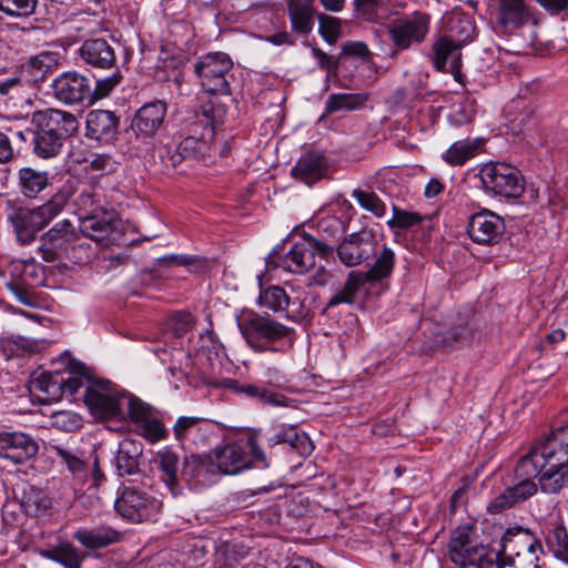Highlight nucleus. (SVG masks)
Returning <instances> with one entry per match:
<instances>
[{
	"instance_id": "nucleus-1",
	"label": "nucleus",
	"mask_w": 568,
	"mask_h": 568,
	"mask_svg": "<svg viewBox=\"0 0 568 568\" xmlns=\"http://www.w3.org/2000/svg\"><path fill=\"white\" fill-rule=\"evenodd\" d=\"M239 329L250 348L257 353L285 352L293 348L296 331L270 314L243 312L237 317Z\"/></svg>"
},
{
	"instance_id": "nucleus-2",
	"label": "nucleus",
	"mask_w": 568,
	"mask_h": 568,
	"mask_svg": "<svg viewBox=\"0 0 568 568\" xmlns=\"http://www.w3.org/2000/svg\"><path fill=\"white\" fill-rule=\"evenodd\" d=\"M519 476H536L541 493L558 495L568 487V458L532 446L516 465Z\"/></svg>"
},
{
	"instance_id": "nucleus-3",
	"label": "nucleus",
	"mask_w": 568,
	"mask_h": 568,
	"mask_svg": "<svg viewBox=\"0 0 568 568\" xmlns=\"http://www.w3.org/2000/svg\"><path fill=\"white\" fill-rule=\"evenodd\" d=\"M69 197V191L60 190L36 209L13 206L8 213V219L14 227L19 243L31 244L37 234L61 213Z\"/></svg>"
},
{
	"instance_id": "nucleus-4",
	"label": "nucleus",
	"mask_w": 568,
	"mask_h": 568,
	"mask_svg": "<svg viewBox=\"0 0 568 568\" xmlns=\"http://www.w3.org/2000/svg\"><path fill=\"white\" fill-rule=\"evenodd\" d=\"M501 546L497 568H541L542 545L529 529H508L501 538Z\"/></svg>"
},
{
	"instance_id": "nucleus-5",
	"label": "nucleus",
	"mask_w": 568,
	"mask_h": 568,
	"mask_svg": "<svg viewBox=\"0 0 568 568\" xmlns=\"http://www.w3.org/2000/svg\"><path fill=\"white\" fill-rule=\"evenodd\" d=\"M333 251L332 246L307 235L293 244L285 254L275 247L268 254L266 264L273 268L281 267L291 273L304 274L315 266L317 254L324 257L332 254Z\"/></svg>"
},
{
	"instance_id": "nucleus-6",
	"label": "nucleus",
	"mask_w": 568,
	"mask_h": 568,
	"mask_svg": "<svg viewBox=\"0 0 568 568\" xmlns=\"http://www.w3.org/2000/svg\"><path fill=\"white\" fill-rule=\"evenodd\" d=\"M214 464L219 475H235L250 467L266 468L268 466L267 458L254 437L230 443L217 449Z\"/></svg>"
},
{
	"instance_id": "nucleus-7",
	"label": "nucleus",
	"mask_w": 568,
	"mask_h": 568,
	"mask_svg": "<svg viewBox=\"0 0 568 568\" xmlns=\"http://www.w3.org/2000/svg\"><path fill=\"white\" fill-rule=\"evenodd\" d=\"M448 557L459 568H494L498 552L471 538L468 527H458L448 542Z\"/></svg>"
},
{
	"instance_id": "nucleus-8",
	"label": "nucleus",
	"mask_w": 568,
	"mask_h": 568,
	"mask_svg": "<svg viewBox=\"0 0 568 568\" xmlns=\"http://www.w3.org/2000/svg\"><path fill=\"white\" fill-rule=\"evenodd\" d=\"M429 29L430 16L422 11H414L389 21L386 34L393 47L390 57L423 43Z\"/></svg>"
},
{
	"instance_id": "nucleus-9",
	"label": "nucleus",
	"mask_w": 568,
	"mask_h": 568,
	"mask_svg": "<svg viewBox=\"0 0 568 568\" xmlns=\"http://www.w3.org/2000/svg\"><path fill=\"white\" fill-rule=\"evenodd\" d=\"M82 375L85 376L83 400L91 415L98 419L122 416L125 392L115 389L109 381L94 378L84 372Z\"/></svg>"
},
{
	"instance_id": "nucleus-10",
	"label": "nucleus",
	"mask_w": 568,
	"mask_h": 568,
	"mask_svg": "<svg viewBox=\"0 0 568 568\" xmlns=\"http://www.w3.org/2000/svg\"><path fill=\"white\" fill-rule=\"evenodd\" d=\"M478 176L483 187L496 195L519 199L525 192V180L518 169L504 162L486 163Z\"/></svg>"
},
{
	"instance_id": "nucleus-11",
	"label": "nucleus",
	"mask_w": 568,
	"mask_h": 568,
	"mask_svg": "<svg viewBox=\"0 0 568 568\" xmlns=\"http://www.w3.org/2000/svg\"><path fill=\"white\" fill-rule=\"evenodd\" d=\"M78 239L79 233L73 224L69 220H62L42 234L39 252L45 262L72 260L77 250L89 248L83 244L75 245Z\"/></svg>"
},
{
	"instance_id": "nucleus-12",
	"label": "nucleus",
	"mask_w": 568,
	"mask_h": 568,
	"mask_svg": "<svg viewBox=\"0 0 568 568\" xmlns=\"http://www.w3.org/2000/svg\"><path fill=\"white\" fill-rule=\"evenodd\" d=\"M114 508L124 519L143 523L158 516L161 503L145 488L125 485L114 501Z\"/></svg>"
},
{
	"instance_id": "nucleus-13",
	"label": "nucleus",
	"mask_w": 568,
	"mask_h": 568,
	"mask_svg": "<svg viewBox=\"0 0 568 568\" xmlns=\"http://www.w3.org/2000/svg\"><path fill=\"white\" fill-rule=\"evenodd\" d=\"M233 62L222 52L209 53L195 64V73L203 90L210 94L227 95L231 93L229 78Z\"/></svg>"
},
{
	"instance_id": "nucleus-14",
	"label": "nucleus",
	"mask_w": 568,
	"mask_h": 568,
	"mask_svg": "<svg viewBox=\"0 0 568 568\" xmlns=\"http://www.w3.org/2000/svg\"><path fill=\"white\" fill-rule=\"evenodd\" d=\"M53 97L67 105L90 104L91 80L78 71H67L51 83Z\"/></svg>"
},
{
	"instance_id": "nucleus-15",
	"label": "nucleus",
	"mask_w": 568,
	"mask_h": 568,
	"mask_svg": "<svg viewBox=\"0 0 568 568\" xmlns=\"http://www.w3.org/2000/svg\"><path fill=\"white\" fill-rule=\"evenodd\" d=\"M85 376L82 372H71L68 377L60 373H41L33 382L32 387L45 395L48 400H60L63 397L71 399L84 386Z\"/></svg>"
},
{
	"instance_id": "nucleus-16",
	"label": "nucleus",
	"mask_w": 568,
	"mask_h": 568,
	"mask_svg": "<svg viewBox=\"0 0 568 568\" xmlns=\"http://www.w3.org/2000/svg\"><path fill=\"white\" fill-rule=\"evenodd\" d=\"M535 24V18L526 0H498L495 12L496 30L503 34H518L527 24Z\"/></svg>"
},
{
	"instance_id": "nucleus-17",
	"label": "nucleus",
	"mask_w": 568,
	"mask_h": 568,
	"mask_svg": "<svg viewBox=\"0 0 568 568\" xmlns=\"http://www.w3.org/2000/svg\"><path fill=\"white\" fill-rule=\"evenodd\" d=\"M504 219L495 212L484 209L469 216L467 233L470 240L481 245H495L505 234Z\"/></svg>"
},
{
	"instance_id": "nucleus-18",
	"label": "nucleus",
	"mask_w": 568,
	"mask_h": 568,
	"mask_svg": "<svg viewBox=\"0 0 568 568\" xmlns=\"http://www.w3.org/2000/svg\"><path fill=\"white\" fill-rule=\"evenodd\" d=\"M38 452L39 444L31 435L18 430H0V458L20 465L34 458Z\"/></svg>"
},
{
	"instance_id": "nucleus-19",
	"label": "nucleus",
	"mask_w": 568,
	"mask_h": 568,
	"mask_svg": "<svg viewBox=\"0 0 568 568\" xmlns=\"http://www.w3.org/2000/svg\"><path fill=\"white\" fill-rule=\"evenodd\" d=\"M376 252V237L369 230L347 235L337 247L339 261L346 266L359 265Z\"/></svg>"
},
{
	"instance_id": "nucleus-20",
	"label": "nucleus",
	"mask_w": 568,
	"mask_h": 568,
	"mask_svg": "<svg viewBox=\"0 0 568 568\" xmlns=\"http://www.w3.org/2000/svg\"><path fill=\"white\" fill-rule=\"evenodd\" d=\"M168 104L162 100H154L143 104L134 114L131 129L138 140L152 139L164 125Z\"/></svg>"
},
{
	"instance_id": "nucleus-21",
	"label": "nucleus",
	"mask_w": 568,
	"mask_h": 568,
	"mask_svg": "<svg viewBox=\"0 0 568 568\" xmlns=\"http://www.w3.org/2000/svg\"><path fill=\"white\" fill-rule=\"evenodd\" d=\"M180 475L191 488L210 486L220 477L212 457L196 454L184 457Z\"/></svg>"
},
{
	"instance_id": "nucleus-22",
	"label": "nucleus",
	"mask_w": 568,
	"mask_h": 568,
	"mask_svg": "<svg viewBox=\"0 0 568 568\" xmlns=\"http://www.w3.org/2000/svg\"><path fill=\"white\" fill-rule=\"evenodd\" d=\"M31 123L33 126H42L63 142L71 138L79 129V121L73 113L58 109L34 112Z\"/></svg>"
},
{
	"instance_id": "nucleus-23",
	"label": "nucleus",
	"mask_w": 568,
	"mask_h": 568,
	"mask_svg": "<svg viewBox=\"0 0 568 568\" xmlns=\"http://www.w3.org/2000/svg\"><path fill=\"white\" fill-rule=\"evenodd\" d=\"M78 205L81 210L89 213L82 221V232L88 236L102 240V237L113 231V213H108L106 217L99 219L97 211L99 203L95 200V195L89 191H82L77 200Z\"/></svg>"
},
{
	"instance_id": "nucleus-24",
	"label": "nucleus",
	"mask_w": 568,
	"mask_h": 568,
	"mask_svg": "<svg viewBox=\"0 0 568 568\" xmlns=\"http://www.w3.org/2000/svg\"><path fill=\"white\" fill-rule=\"evenodd\" d=\"M83 64L97 70L115 68L116 54L114 47L104 38H92L83 41L78 49Z\"/></svg>"
},
{
	"instance_id": "nucleus-25",
	"label": "nucleus",
	"mask_w": 568,
	"mask_h": 568,
	"mask_svg": "<svg viewBox=\"0 0 568 568\" xmlns=\"http://www.w3.org/2000/svg\"><path fill=\"white\" fill-rule=\"evenodd\" d=\"M541 534L548 550L568 565V530L560 515H549L541 523Z\"/></svg>"
},
{
	"instance_id": "nucleus-26",
	"label": "nucleus",
	"mask_w": 568,
	"mask_h": 568,
	"mask_svg": "<svg viewBox=\"0 0 568 568\" xmlns=\"http://www.w3.org/2000/svg\"><path fill=\"white\" fill-rule=\"evenodd\" d=\"M119 125V116L109 110H92L85 118L87 136L97 141H112L118 134Z\"/></svg>"
},
{
	"instance_id": "nucleus-27",
	"label": "nucleus",
	"mask_w": 568,
	"mask_h": 568,
	"mask_svg": "<svg viewBox=\"0 0 568 568\" xmlns=\"http://www.w3.org/2000/svg\"><path fill=\"white\" fill-rule=\"evenodd\" d=\"M328 170L327 159L323 152L310 151L302 155L292 168V175L307 185L323 179Z\"/></svg>"
},
{
	"instance_id": "nucleus-28",
	"label": "nucleus",
	"mask_w": 568,
	"mask_h": 568,
	"mask_svg": "<svg viewBox=\"0 0 568 568\" xmlns=\"http://www.w3.org/2000/svg\"><path fill=\"white\" fill-rule=\"evenodd\" d=\"M475 33V24L470 17L454 12L445 18V32L439 37L440 48L446 42L455 43L463 48L466 43L473 40Z\"/></svg>"
},
{
	"instance_id": "nucleus-29",
	"label": "nucleus",
	"mask_w": 568,
	"mask_h": 568,
	"mask_svg": "<svg viewBox=\"0 0 568 568\" xmlns=\"http://www.w3.org/2000/svg\"><path fill=\"white\" fill-rule=\"evenodd\" d=\"M373 256L375 260L367 271H357V275L365 284L384 282L390 277L395 266V252L385 244L379 247L376 243V252Z\"/></svg>"
},
{
	"instance_id": "nucleus-30",
	"label": "nucleus",
	"mask_w": 568,
	"mask_h": 568,
	"mask_svg": "<svg viewBox=\"0 0 568 568\" xmlns=\"http://www.w3.org/2000/svg\"><path fill=\"white\" fill-rule=\"evenodd\" d=\"M272 436L268 438L272 445L287 444L300 456H310L314 449L307 434L300 432L293 425H275L272 428Z\"/></svg>"
},
{
	"instance_id": "nucleus-31",
	"label": "nucleus",
	"mask_w": 568,
	"mask_h": 568,
	"mask_svg": "<svg viewBox=\"0 0 568 568\" xmlns=\"http://www.w3.org/2000/svg\"><path fill=\"white\" fill-rule=\"evenodd\" d=\"M439 38L433 43V63L437 71H449L455 80L462 81V48L455 43L446 42L438 48Z\"/></svg>"
},
{
	"instance_id": "nucleus-32",
	"label": "nucleus",
	"mask_w": 568,
	"mask_h": 568,
	"mask_svg": "<svg viewBox=\"0 0 568 568\" xmlns=\"http://www.w3.org/2000/svg\"><path fill=\"white\" fill-rule=\"evenodd\" d=\"M142 454V444L129 438L119 443L115 467L119 476L135 475L140 471L139 458Z\"/></svg>"
},
{
	"instance_id": "nucleus-33",
	"label": "nucleus",
	"mask_w": 568,
	"mask_h": 568,
	"mask_svg": "<svg viewBox=\"0 0 568 568\" xmlns=\"http://www.w3.org/2000/svg\"><path fill=\"white\" fill-rule=\"evenodd\" d=\"M73 538L88 549H100L108 547L120 539V532L108 526L95 528H79L74 531Z\"/></svg>"
},
{
	"instance_id": "nucleus-34",
	"label": "nucleus",
	"mask_w": 568,
	"mask_h": 568,
	"mask_svg": "<svg viewBox=\"0 0 568 568\" xmlns=\"http://www.w3.org/2000/svg\"><path fill=\"white\" fill-rule=\"evenodd\" d=\"M194 125L201 126L203 132L199 136H186L178 145L179 152L184 153L189 159L204 154L207 144L206 138L213 134L214 125L212 119L209 116L207 110L203 111L202 119H197Z\"/></svg>"
},
{
	"instance_id": "nucleus-35",
	"label": "nucleus",
	"mask_w": 568,
	"mask_h": 568,
	"mask_svg": "<svg viewBox=\"0 0 568 568\" xmlns=\"http://www.w3.org/2000/svg\"><path fill=\"white\" fill-rule=\"evenodd\" d=\"M314 0H286L287 12L292 29L302 34H308L314 27Z\"/></svg>"
},
{
	"instance_id": "nucleus-36",
	"label": "nucleus",
	"mask_w": 568,
	"mask_h": 568,
	"mask_svg": "<svg viewBox=\"0 0 568 568\" xmlns=\"http://www.w3.org/2000/svg\"><path fill=\"white\" fill-rule=\"evenodd\" d=\"M18 185L21 194L36 199L50 185L49 172L24 166L18 171Z\"/></svg>"
},
{
	"instance_id": "nucleus-37",
	"label": "nucleus",
	"mask_w": 568,
	"mask_h": 568,
	"mask_svg": "<svg viewBox=\"0 0 568 568\" xmlns=\"http://www.w3.org/2000/svg\"><path fill=\"white\" fill-rule=\"evenodd\" d=\"M365 285L362 278L357 275V271H352L348 273L347 278L344 285L332 295L325 305L323 313L328 314V312L337 307L342 304L352 305L355 303L358 291Z\"/></svg>"
},
{
	"instance_id": "nucleus-38",
	"label": "nucleus",
	"mask_w": 568,
	"mask_h": 568,
	"mask_svg": "<svg viewBox=\"0 0 568 568\" xmlns=\"http://www.w3.org/2000/svg\"><path fill=\"white\" fill-rule=\"evenodd\" d=\"M33 152L41 159H51L57 156L63 145V141L42 126H34L31 133Z\"/></svg>"
},
{
	"instance_id": "nucleus-39",
	"label": "nucleus",
	"mask_w": 568,
	"mask_h": 568,
	"mask_svg": "<svg viewBox=\"0 0 568 568\" xmlns=\"http://www.w3.org/2000/svg\"><path fill=\"white\" fill-rule=\"evenodd\" d=\"M156 463L162 473V479L173 490L181 479L179 455L169 448H164L158 453Z\"/></svg>"
},
{
	"instance_id": "nucleus-40",
	"label": "nucleus",
	"mask_w": 568,
	"mask_h": 568,
	"mask_svg": "<svg viewBox=\"0 0 568 568\" xmlns=\"http://www.w3.org/2000/svg\"><path fill=\"white\" fill-rule=\"evenodd\" d=\"M57 64L53 53L42 52L31 57L24 64H22V72L29 75V81H42L47 74L51 73Z\"/></svg>"
},
{
	"instance_id": "nucleus-41",
	"label": "nucleus",
	"mask_w": 568,
	"mask_h": 568,
	"mask_svg": "<svg viewBox=\"0 0 568 568\" xmlns=\"http://www.w3.org/2000/svg\"><path fill=\"white\" fill-rule=\"evenodd\" d=\"M481 144V139L459 140L448 148L443 159L452 165H463L476 155Z\"/></svg>"
},
{
	"instance_id": "nucleus-42",
	"label": "nucleus",
	"mask_w": 568,
	"mask_h": 568,
	"mask_svg": "<svg viewBox=\"0 0 568 568\" xmlns=\"http://www.w3.org/2000/svg\"><path fill=\"white\" fill-rule=\"evenodd\" d=\"M236 392L246 395L250 398L256 399L263 405L272 406H286L287 397L283 394L272 392L263 386L255 384H243L236 386Z\"/></svg>"
},
{
	"instance_id": "nucleus-43",
	"label": "nucleus",
	"mask_w": 568,
	"mask_h": 568,
	"mask_svg": "<svg viewBox=\"0 0 568 568\" xmlns=\"http://www.w3.org/2000/svg\"><path fill=\"white\" fill-rule=\"evenodd\" d=\"M534 446L568 458V419L564 425L555 427L545 440Z\"/></svg>"
},
{
	"instance_id": "nucleus-44",
	"label": "nucleus",
	"mask_w": 568,
	"mask_h": 568,
	"mask_svg": "<svg viewBox=\"0 0 568 568\" xmlns=\"http://www.w3.org/2000/svg\"><path fill=\"white\" fill-rule=\"evenodd\" d=\"M10 272L13 276H19L17 278L20 282H24L28 285H38L43 281V271L40 265H38L34 258L29 260H18L13 261L10 264Z\"/></svg>"
},
{
	"instance_id": "nucleus-45",
	"label": "nucleus",
	"mask_w": 568,
	"mask_h": 568,
	"mask_svg": "<svg viewBox=\"0 0 568 568\" xmlns=\"http://www.w3.org/2000/svg\"><path fill=\"white\" fill-rule=\"evenodd\" d=\"M473 334V327L466 322H460L446 329L440 335L439 343L444 347L458 348L468 344Z\"/></svg>"
},
{
	"instance_id": "nucleus-46",
	"label": "nucleus",
	"mask_w": 568,
	"mask_h": 568,
	"mask_svg": "<svg viewBox=\"0 0 568 568\" xmlns=\"http://www.w3.org/2000/svg\"><path fill=\"white\" fill-rule=\"evenodd\" d=\"M258 304L273 312H283L286 311L290 304V297L283 287L272 285L261 290Z\"/></svg>"
},
{
	"instance_id": "nucleus-47",
	"label": "nucleus",
	"mask_w": 568,
	"mask_h": 568,
	"mask_svg": "<svg viewBox=\"0 0 568 568\" xmlns=\"http://www.w3.org/2000/svg\"><path fill=\"white\" fill-rule=\"evenodd\" d=\"M367 97L359 93L331 94L326 101V112L333 113L342 110H355L363 105Z\"/></svg>"
},
{
	"instance_id": "nucleus-48",
	"label": "nucleus",
	"mask_w": 568,
	"mask_h": 568,
	"mask_svg": "<svg viewBox=\"0 0 568 568\" xmlns=\"http://www.w3.org/2000/svg\"><path fill=\"white\" fill-rule=\"evenodd\" d=\"M124 404H126L129 418L134 426L154 415V408L150 404L132 394H124Z\"/></svg>"
},
{
	"instance_id": "nucleus-49",
	"label": "nucleus",
	"mask_w": 568,
	"mask_h": 568,
	"mask_svg": "<svg viewBox=\"0 0 568 568\" xmlns=\"http://www.w3.org/2000/svg\"><path fill=\"white\" fill-rule=\"evenodd\" d=\"M352 197L366 211L373 213L376 217H383L386 213V205L375 192H368L356 189Z\"/></svg>"
},
{
	"instance_id": "nucleus-50",
	"label": "nucleus",
	"mask_w": 568,
	"mask_h": 568,
	"mask_svg": "<svg viewBox=\"0 0 568 568\" xmlns=\"http://www.w3.org/2000/svg\"><path fill=\"white\" fill-rule=\"evenodd\" d=\"M37 6L38 0H0V11L12 18H28Z\"/></svg>"
},
{
	"instance_id": "nucleus-51",
	"label": "nucleus",
	"mask_w": 568,
	"mask_h": 568,
	"mask_svg": "<svg viewBox=\"0 0 568 568\" xmlns=\"http://www.w3.org/2000/svg\"><path fill=\"white\" fill-rule=\"evenodd\" d=\"M136 432L151 443H156L168 436V429L163 423L152 415L135 426Z\"/></svg>"
},
{
	"instance_id": "nucleus-52",
	"label": "nucleus",
	"mask_w": 568,
	"mask_h": 568,
	"mask_svg": "<svg viewBox=\"0 0 568 568\" xmlns=\"http://www.w3.org/2000/svg\"><path fill=\"white\" fill-rule=\"evenodd\" d=\"M87 555L81 552L70 542L58 545L57 562L64 568H81Z\"/></svg>"
},
{
	"instance_id": "nucleus-53",
	"label": "nucleus",
	"mask_w": 568,
	"mask_h": 568,
	"mask_svg": "<svg viewBox=\"0 0 568 568\" xmlns=\"http://www.w3.org/2000/svg\"><path fill=\"white\" fill-rule=\"evenodd\" d=\"M114 69L115 70L111 73V75L97 79L94 88L91 87L90 104L106 98L113 91V89L120 84L122 75L116 68Z\"/></svg>"
},
{
	"instance_id": "nucleus-54",
	"label": "nucleus",
	"mask_w": 568,
	"mask_h": 568,
	"mask_svg": "<svg viewBox=\"0 0 568 568\" xmlns=\"http://www.w3.org/2000/svg\"><path fill=\"white\" fill-rule=\"evenodd\" d=\"M212 435V426L202 418H197L183 447L192 449L205 447Z\"/></svg>"
},
{
	"instance_id": "nucleus-55",
	"label": "nucleus",
	"mask_w": 568,
	"mask_h": 568,
	"mask_svg": "<svg viewBox=\"0 0 568 568\" xmlns=\"http://www.w3.org/2000/svg\"><path fill=\"white\" fill-rule=\"evenodd\" d=\"M515 477L519 479V481L509 487L513 497L515 498L516 504L523 503L534 496L537 490L539 489L538 483L534 481L532 478L536 476H519L516 473V469L514 470Z\"/></svg>"
},
{
	"instance_id": "nucleus-56",
	"label": "nucleus",
	"mask_w": 568,
	"mask_h": 568,
	"mask_svg": "<svg viewBox=\"0 0 568 568\" xmlns=\"http://www.w3.org/2000/svg\"><path fill=\"white\" fill-rule=\"evenodd\" d=\"M6 286L21 304L31 307L39 305V297L31 285L18 280H12L7 282Z\"/></svg>"
},
{
	"instance_id": "nucleus-57",
	"label": "nucleus",
	"mask_w": 568,
	"mask_h": 568,
	"mask_svg": "<svg viewBox=\"0 0 568 568\" xmlns=\"http://www.w3.org/2000/svg\"><path fill=\"white\" fill-rule=\"evenodd\" d=\"M422 221L423 216L419 213L405 211L394 205L393 216L387 221V225L390 229L406 230L420 224Z\"/></svg>"
},
{
	"instance_id": "nucleus-58",
	"label": "nucleus",
	"mask_w": 568,
	"mask_h": 568,
	"mask_svg": "<svg viewBox=\"0 0 568 568\" xmlns=\"http://www.w3.org/2000/svg\"><path fill=\"white\" fill-rule=\"evenodd\" d=\"M318 32L328 44H335L341 37V21L338 18L320 14Z\"/></svg>"
},
{
	"instance_id": "nucleus-59",
	"label": "nucleus",
	"mask_w": 568,
	"mask_h": 568,
	"mask_svg": "<svg viewBox=\"0 0 568 568\" xmlns=\"http://www.w3.org/2000/svg\"><path fill=\"white\" fill-rule=\"evenodd\" d=\"M194 323L191 313L181 311L170 316L168 325L175 337H182L193 328Z\"/></svg>"
},
{
	"instance_id": "nucleus-60",
	"label": "nucleus",
	"mask_w": 568,
	"mask_h": 568,
	"mask_svg": "<svg viewBox=\"0 0 568 568\" xmlns=\"http://www.w3.org/2000/svg\"><path fill=\"white\" fill-rule=\"evenodd\" d=\"M54 450L74 477L82 478L85 476L88 466L80 457L60 446H55Z\"/></svg>"
},
{
	"instance_id": "nucleus-61",
	"label": "nucleus",
	"mask_w": 568,
	"mask_h": 568,
	"mask_svg": "<svg viewBox=\"0 0 568 568\" xmlns=\"http://www.w3.org/2000/svg\"><path fill=\"white\" fill-rule=\"evenodd\" d=\"M239 559L235 545L223 544L216 550L214 568H239Z\"/></svg>"
},
{
	"instance_id": "nucleus-62",
	"label": "nucleus",
	"mask_w": 568,
	"mask_h": 568,
	"mask_svg": "<svg viewBox=\"0 0 568 568\" xmlns=\"http://www.w3.org/2000/svg\"><path fill=\"white\" fill-rule=\"evenodd\" d=\"M353 6L356 18L367 22H375L382 0H354Z\"/></svg>"
},
{
	"instance_id": "nucleus-63",
	"label": "nucleus",
	"mask_w": 568,
	"mask_h": 568,
	"mask_svg": "<svg viewBox=\"0 0 568 568\" xmlns=\"http://www.w3.org/2000/svg\"><path fill=\"white\" fill-rule=\"evenodd\" d=\"M474 114L475 111L473 104L468 100H465L454 106L453 111L448 115V121L452 125L462 126L470 123Z\"/></svg>"
},
{
	"instance_id": "nucleus-64",
	"label": "nucleus",
	"mask_w": 568,
	"mask_h": 568,
	"mask_svg": "<svg viewBox=\"0 0 568 568\" xmlns=\"http://www.w3.org/2000/svg\"><path fill=\"white\" fill-rule=\"evenodd\" d=\"M53 424L64 432H74L81 427V417L72 412H58L53 415Z\"/></svg>"
}]
</instances>
